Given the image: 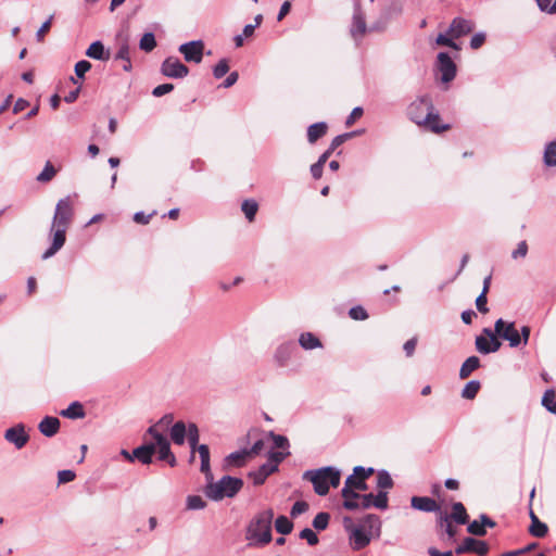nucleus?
<instances>
[{
  "label": "nucleus",
  "instance_id": "obj_1",
  "mask_svg": "<svg viewBox=\"0 0 556 556\" xmlns=\"http://www.w3.org/2000/svg\"><path fill=\"white\" fill-rule=\"evenodd\" d=\"M408 118L418 126H422L435 134L450 128L447 124H441L439 114L434 113L430 97L422 96L407 106Z\"/></svg>",
  "mask_w": 556,
  "mask_h": 556
},
{
  "label": "nucleus",
  "instance_id": "obj_2",
  "mask_svg": "<svg viewBox=\"0 0 556 556\" xmlns=\"http://www.w3.org/2000/svg\"><path fill=\"white\" fill-rule=\"evenodd\" d=\"M274 510L268 508L257 513L249 522L245 539L252 546H264L271 541Z\"/></svg>",
  "mask_w": 556,
  "mask_h": 556
},
{
  "label": "nucleus",
  "instance_id": "obj_3",
  "mask_svg": "<svg viewBox=\"0 0 556 556\" xmlns=\"http://www.w3.org/2000/svg\"><path fill=\"white\" fill-rule=\"evenodd\" d=\"M303 479L312 482L314 491L318 495L325 496L328 494L330 486H339L341 472L336 467L327 466L314 470H306L303 473Z\"/></svg>",
  "mask_w": 556,
  "mask_h": 556
},
{
  "label": "nucleus",
  "instance_id": "obj_4",
  "mask_svg": "<svg viewBox=\"0 0 556 556\" xmlns=\"http://www.w3.org/2000/svg\"><path fill=\"white\" fill-rule=\"evenodd\" d=\"M205 495L213 501H222L225 497H233L243 486L240 478L224 476L218 481L206 480Z\"/></svg>",
  "mask_w": 556,
  "mask_h": 556
},
{
  "label": "nucleus",
  "instance_id": "obj_5",
  "mask_svg": "<svg viewBox=\"0 0 556 556\" xmlns=\"http://www.w3.org/2000/svg\"><path fill=\"white\" fill-rule=\"evenodd\" d=\"M475 29V23L464 17H455L450 24L446 34H439L435 43L438 46L448 47L459 50V46L454 41L463 36L470 34Z\"/></svg>",
  "mask_w": 556,
  "mask_h": 556
},
{
  "label": "nucleus",
  "instance_id": "obj_6",
  "mask_svg": "<svg viewBox=\"0 0 556 556\" xmlns=\"http://www.w3.org/2000/svg\"><path fill=\"white\" fill-rule=\"evenodd\" d=\"M368 485L365 480L357 479V477L349 476L344 482V486L341 490V495L343 497V507L348 510H356V498H358L359 493L356 491H366Z\"/></svg>",
  "mask_w": 556,
  "mask_h": 556
},
{
  "label": "nucleus",
  "instance_id": "obj_7",
  "mask_svg": "<svg viewBox=\"0 0 556 556\" xmlns=\"http://www.w3.org/2000/svg\"><path fill=\"white\" fill-rule=\"evenodd\" d=\"M74 217L73 200L70 195L60 199L56 203L52 225L68 228Z\"/></svg>",
  "mask_w": 556,
  "mask_h": 556
},
{
  "label": "nucleus",
  "instance_id": "obj_8",
  "mask_svg": "<svg viewBox=\"0 0 556 556\" xmlns=\"http://www.w3.org/2000/svg\"><path fill=\"white\" fill-rule=\"evenodd\" d=\"M494 332L502 339L508 341L511 348H517L521 344V337L513 321L506 323L502 318L497 319L494 324Z\"/></svg>",
  "mask_w": 556,
  "mask_h": 556
},
{
  "label": "nucleus",
  "instance_id": "obj_9",
  "mask_svg": "<svg viewBox=\"0 0 556 556\" xmlns=\"http://www.w3.org/2000/svg\"><path fill=\"white\" fill-rule=\"evenodd\" d=\"M68 228L63 226H54L51 224L50 233H51V245L49 249L42 254L43 260H48L56 254L65 244L66 241V231Z\"/></svg>",
  "mask_w": 556,
  "mask_h": 556
},
{
  "label": "nucleus",
  "instance_id": "obj_10",
  "mask_svg": "<svg viewBox=\"0 0 556 556\" xmlns=\"http://www.w3.org/2000/svg\"><path fill=\"white\" fill-rule=\"evenodd\" d=\"M437 68L441 75V80L443 83L447 84L452 81L456 76V64L446 52H440L438 54Z\"/></svg>",
  "mask_w": 556,
  "mask_h": 556
},
{
  "label": "nucleus",
  "instance_id": "obj_11",
  "mask_svg": "<svg viewBox=\"0 0 556 556\" xmlns=\"http://www.w3.org/2000/svg\"><path fill=\"white\" fill-rule=\"evenodd\" d=\"M161 72L164 76L169 78H184L188 75L189 70L179 59L169 56L163 61Z\"/></svg>",
  "mask_w": 556,
  "mask_h": 556
},
{
  "label": "nucleus",
  "instance_id": "obj_12",
  "mask_svg": "<svg viewBox=\"0 0 556 556\" xmlns=\"http://www.w3.org/2000/svg\"><path fill=\"white\" fill-rule=\"evenodd\" d=\"M4 439L9 443L13 444L15 448L21 450L29 441V435L26 432L25 426L23 424H17L4 431Z\"/></svg>",
  "mask_w": 556,
  "mask_h": 556
},
{
  "label": "nucleus",
  "instance_id": "obj_13",
  "mask_svg": "<svg viewBox=\"0 0 556 556\" xmlns=\"http://www.w3.org/2000/svg\"><path fill=\"white\" fill-rule=\"evenodd\" d=\"M178 50L187 62L200 63L203 58L204 43L201 40H193L180 45Z\"/></svg>",
  "mask_w": 556,
  "mask_h": 556
},
{
  "label": "nucleus",
  "instance_id": "obj_14",
  "mask_svg": "<svg viewBox=\"0 0 556 556\" xmlns=\"http://www.w3.org/2000/svg\"><path fill=\"white\" fill-rule=\"evenodd\" d=\"M152 438L155 441L153 444L155 445V451L157 450L159 452V459L167 462L170 467H175L177 460L170 451V443L166 435L155 433V437Z\"/></svg>",
  "mask_w": 556,
  "mask_h": 556
},
{
  "label": "nucleus",
  "instance_id": "obj_15",
  "mask_svg": "<svg viewBox=\"0 0 556 556\" xmlns=\"http://www.w3.org/2000/svg\"><path fill=\"white\" fill-rule=\"evenodd\" d=\"M489 552V545L484 541H479L473 538H465L463 543L455 548L457 555L465 553H476L479 556H484Z\"/></svg>",
  "mask_w": 556,
  "mask_h": 556
},
{
  "label": "nucleus",
  "instance_id": "obj_16",
  "mask_svg": "<svg viewBox=\"0 0 556 556\" xmlns=\"http://www.w3.org/2000/svg\"><path fill=\"white\" fill-rule=\"evenodd\" d=\"M351 36L355 40H359L364 37L367 31L366 18L365 14L359 4L354 5L352 25H351Z\"/></svg>",
  "mask_w": 556,
  "mask_h": 556
},
{
  "label": "nucleus",
  "instance_id": "obj_17",
  "mask_svg": "<svg viewBox=\"0 0 556 556\" xmlns=\"http://www.w3.org/2000/svg\"><path fill=\"white\" fill-rule=\"evenodd\" d=\"M410 506L416 510L425 513H437L441 509L440 505L428 496H413L410 498Z\"/></svg>",
  "mask_w": 556,
  "mask_h": 556
},
{
  "label": "nucleus",
  "instance_id": "obj_18",
  "mask_svg": "<svg viewBox=\"0 0 556 556\" xmlns=\"http://www.w3.org/2000/svg\"><path fill=\"white\" fill-rule=\"evenodd\" d=\"M350 541L353 549L359 551L369 544L370 536L365 532L363 527L352 528L350 532Z\"/></svg>",
  "mask_w": 556,
  "mask_h": 556
},
{
  "label": "nucleus",
  "instance_id": "obj_19",
  "mask_svg": "<svg viewBox=\"0 0 556 556\" xmlns=\"http://www.w3.org/2000/svg\"><path fill=\"white\" fill-rule=\"evenodd\" d=\"M495 522L482 514L480 520H473L468 525L467 531L473 535L483 536L486 533L485 527L493 528Z\"/></svg>",
  "mask_w": 556,
  "mask_h": 556
},
{
  "label": "nucleus",
  "instance_id": "obj_20",
  "mask_svg": "<svg viewBox=\"0 0 556 556\" xmlns=\"http://www.w3.org/2000/svg\"><path fill=\"white\" fill-rule=\"evenodd\" d=\"M40 433L47 438H51L59 432L60 420L56 417L46 416L38 425Z\"/></svg>",
  "mask_w": 556,
  "mask_h": 556
},
{
  "label": "nucleus",
  "instance_id": "obj_21",
  "mask_svg": "<svg viewBox=\"0 0 556 556\" xmlns=\"http://www.w3.org/2000/svg\"><path fill=\"white\" fill-rule=\"evenodd\" d=\"M276 472L275 465L270 466L267 462L261 465L256 470L250 471L249 477L253 480L255 485H261L265 482L268 476Z\"/></svg>",
  "mask_w": 556,
  "mask_h": 556
},
{
  "label": "nucleus",
  "instance_id": "obj_22",
  "mask_svg": "<svg viewBox=\"0 0 556 556\" xmlns=\"http://www.w3.org/2000/svg\"><path fill=\"white\" fill-rule=\"evenodd\" d=\"M195 452L199 453L201 459L200 470L204 473L206 480H213V473L210 465V448L206 444H200Z\"/></svg>",
  "mask_w": 556,
  "mask_h": 556
},
{
  "label": "nucleus",
  "instance_id": "obj_23",
  "mask_svg": "<svg viewBox=\"0 0 556 556\" xmlns=\"http://www.w3.org/2000/svg\"><path fill=\"white\" fill-rule=\"evenodd\" d=\"M173 421L174 415L166 414L157 422L148 428L147 434L150 437H155V432L156 434H164V431L170 430V427L174 425Z\"/></svg>",
  "mask_w": 556,
  "mask_h": 556
},
{
  "label": "nucleus",
  "instance_id": "obj_24",
  "mask_svg": "<svg viewBox=\"0 0 556 556\" xmlns=\"http://www.w3.org/2000/svg\"><path fill=\"white\" fill-rule=\"evenodd\" d=\"M188 433V426L182 420L175 422L169 430L170 440L176 445H184Z\"/></svg>",
  "mask_w": 556,
  "mask_h": 556
},
{
  "label": "nucleus",
  "instance_id": "obj_25",
  "mask_svg": "<svg viewBox=\"0 0 556 556\" xmlns=\"http://www.w3.org/2000/svg\"><path fill=\"white\" fill-rule=\"evenodd\" d=\"M86 55L94 60L108 61L110 59V51L104 48L101 41L97 40L88 47Z\"/></svg>",
  "mask_w": 556,
  "mask_h": 556
},
{
  "label": "nucleus",
  "instance_id": "obj_26",
  "mask_svg": "<svg viewBox=\"0 0 556 556\" xmlns=\"http://www.w3.org/2000/svg\"><path fill=\"white\" fill-rule=\"evenodd\" d=\"M155 453V445L153 443L143 444L134 450V456L144 465L152 463V456Z\"/></svg>",
  "mask_w": 556,
  "mask_h": 556
},
{
  "label": "nucleus",
  "instance_id": "obj_27",
  "mask_svg": "<svg viewBox=\"0 0 556 556\" xmlns=\"http://www.w3.org/2000/svg\"><path fill=\"white\" fill-rule=\"evenodd\" d=\"M529 515L531 519L529 532L531 533V535L535 538H544L548 531L547 526L539 519V517L534 514L532 509H530Z\"/></svg>",
  "mask_w": 556,
  "mask_h": 556
},
{
  "label": "nucleus",
  "instance_id": "obj_28",
  "mask_svg": "<svg viewBox=\"0 0 556 556\" xmlns=\"http://www.w3.org/2000/svg\"><path fill=\"white\" fill-rule=\"evenodd\" d=\"M294 349V344L292 342H286L280 344L274 354L275 361L283 366L290 359L292 351Z\"/></svg>",
  "mask_w": 556,
  "mask_h": 556
},
{
  "label": "nucleus",
  "instance_id": "obj_29",
  "mask_svg": "<svg viewBox=\"0 0 556 556\" xmlns=\"http://www.w3.org/2000/svg\"><path fill=\"white\" fill-rule=\"evenodd\" d=\"M248 458H250V456H249V453H248L247 448L241 450V451H237V452L230 453L225 458V466H227V467H241V466H243L247 463Z\"/></svg>",
  "mask_w": 556,
  "mask_h": 556
},
{
  "label": "nucleus",
  "instance_id": "obj_30",
  "mask_svg": "<svg viewBox=\"0 0 556 556\" xmlns=\"http://www.w3.org/2000/svg\"><path fill=\"white\" fill-rule=\"evenodd\" d=\"M186 438L188 439L190 450H191L190 462H193L194 457H195L194 456L195 450H198L199 439H200L199 428L195 424L190 422L188 425V433H187Z\"/></svg>",
  "mask_w": 556,
  "mask_h": 556
},
{
  "label": "nucleus",
  "instance_id": "obj_31",
  "mask_svg": "<svg viewBox=\"0 0 556 556\" xmlns=\"http://www.w3.org/2000/svg\"><path fill=\"white\" fill-rule=\"evenodd\" d=\"M328 126L325 122L312 124L307 128V140L309 143H315L318 139L324 137L327 132Z\"/></svg>",
  "mask_w": 556,
  "mask_h": 556
},
{
  "label": "nucleus",
  "instance_id": "obj_32",
  "mask_svg": "<svg viewBox=\"0 0 556 556\" xmlns=\"http://www.w3.org/2000/svg\"><path fill=\"white\" fill-rule=\"evenodd\" d=\"M448 517L450 520L453 519L458 525H466L469 519L466 508L460 502H456L452 505V514Z\"/></svg>",
  "mask_w": 556,
  "mask_h": 556
},
{
  "label": "nucleus",
  "instance_id": "obj_33",
  "mask_svg": "<svg viewBox=\"0 0 556 556\" xmlns=\"http://www.w3.org/2000/svg\"><path fill=\"white\" fill-rule=\"evenodd\" d=\"M299 344L304 350H314L321 348L320 340L312 332H303L299 338Z\"/></svg>",
  "mask_w": 556,
  "mask_h": 556
},
{
  "label": "nucleus",
  "instance_id": "obj_34",
  "mask_svg": "<svg viewBox=\"0 0 556 556\" xmlns=\"http://www.w3.org/2000/svg\"><path fill=\"white\" fill-rule=\"evenodd\" d=\"M480 367V359L477 356L468 357L459 369L460 379H466L472 371Z\"/></svg>",
  "mask_w": 556,
  "mask_h": 556
},
{
  "label": "nucleus",
  "instance_id": "obj_35",
  "mask_svg": "<svg viewBox=\"0 0 556 556\" xmlns=\"http://www.w3.org/2000/svg\"><path fill=\"white\" fill-rule=\"evenodd\" d=\"M61 416L70 419H78L85 417V410L79 402H73L67 408L61 412Z\"/></svg>",
  "mask_w": 556,
  "mask_h": 556
},
{
  "label": "nucleus",
  "instance_id": "obj_36",
  "mask_svg": "<svg viewBox=\"0 0 556 556\" xmlns=\"http://www.w3.org/2000/svg\"><path fill=\"white\" fill-rule=\"evenodd\" d=\"M115 60H122L124 61L123 70L126 72L131 71V61H130V52L129 47L127 43H124L118 49L117 53L115 54Z\"/></svg>",
  "mask_w": 556,
  "mask_h": 556
},
{
  "label": "nucleus",
  "instance_id": "obj_37",
  "mask_svg": "<svg viewBox=\"0 0 556 556\" xmlns=\"http://www.w3.org/2000/svg\"><path fill=\"white\" fill-rule=\"evenodd\" d=\"M393 480L387 470H379L377 472V488L380 491H387L393 488Z\"/></svg>",
  "mask_w": 556,
  "mask_h": 556
},
{
  "label": "nucleus",
  "instance_id": "obj_38",
  "mask_svg": "<svg viewBox=\"0 0 556 556\" xmlns=\"http://www.w3.org/2000/svg\"><path fill=\"white\" fill-rule=\"evenodd\" d=\"M241 210L244 213L247 219L249 222H252V220H254L255 215L257 213L258 204L256 201H254L252 199H248L242 202Z\"/></svg>",
  "mask_w": 556,
  "mask_h": 556
},
{
  "label": "nucleus",
  "instance_id": "obj_39",
  "mask_svg": "<svg viewBox=\"0 0 556 556\" xmlns=\"http://www.w3.org/2000/svg\"><path fill=\"white\" fill-rule=\"evenodd\" d=\"M544 164L548 167L556 166V140L546 144L544 150Z\"/></svg>",
  "mask_w": 556,
  "mask_h": 556
},
{
  "label": "nucleus",
  "instance_id": "obj_40",
  "mask_svg": "<svg viewBox=\"0 0 556 556\" xmlns=\"http://www.w3.org/2000/svg\"><path fill=\"white\" fill-rule=\"evenodd\" d=\"M480 382L478 380H471L466 383L462 391V396L467 400H472L477 396L480 390Z\"/></svg>",
  "mask_w": 556,
  "mask_h": 556
},
{
  "label": "nucleus",
  "instance_id": "obj_41",
  "mask_svg": "<svg viewBox=\"0 0 556 556\" xmlns=\"http://www.w3.org/2000/svg\"><path fill=\"white\" fill-rule=\"evenodd\" d=\"M55 175H56V169L51 164V162L48 161L46 163L43 169L41 170V173L37 176L36 180L38 182L46 184V182L51 181Z\"/></svg>",
  "mask_w": 556,
  "mask_h": 556
},
{
  "label": "nucleus",
  "instance_id": "obj_42",
  "mask_svg": "<svg viewBox=\"0 0 556 556\" xmlns=\"http://www.w3.org/2000/svg\"><path fill=\"white\" fill-rule=\"evenodd\" d=\"M275 528L280 534H289L293 529V523L286 516H279L275 521Z\"/></svg>",
  "mask_w": 556,
  "mask_h": 556
},
{
  "label": "nucleus",
  "instance_id": "obj_43",
  "mask_svg": "<svg viewBox=\"0 0 556 556\" xmlns=\"http://www.w3.org/2000/svg\"><path fill=\"white\" fill-rule=\"evenodd\" d=\"M156 47V40L153 33H146L140 41L139 48L146 52L152 51Z\"/></svg>",
  "mask_w": 556,
  "mask_h": 556
},
{
  "label": "nucleus",
  "instance_id": "obj_44",
  "mask_svg": "<svg viewBox=\"0 0 556 556\" xmlns=\"http://www.w3.org/2000/svg\"><path fill=\"white\" fill-rule=\"evenodd\" d=\"M290 455L289 451H270L268 453V459L267 463L270 466L275 465L276 471L278 470L279 464Z\"/></svg>",
  "mask_w": 556,
  "mask_h": 556
},
{
  "label": "nucleus",
  "instance_id": "obj_45",
  "mask_svg": "<svg viewBox=\"0 0 556 556\" xmlns=\"http://www.w3.org/2000/svg\"><path fill=\"white\" fill-rule=\"evenodd\" d=\"M542 405L551 413L556 415V394L553 390H547L542 399Z\"/></svg>",
  "mask_w": 556,
  "mask_h": 556
},
{
  "label": "nucleus",
  "instance_id": "obj_46",
  "mask_svg": "<svg viewBox=\"0 0 556 556\" xmlns=\"http://www.w3.org/2000/svg\"><path fill=\"white\" fill-rule=\"evenodd\" d=\"M206 506L205 501L199 495H189L186 500V507L189 510L203 509Z\"/></svg>",
  "mask_w": 556,
  "mask_h": 556
},
{
  "label": "nucleus",
  "instance_id": "obj_47",
  "mask_svg": "<svg viewBox=\"0 0 556 556\" xmlns=\"http://www.w3.org/2000/svg\"><path fill=\"white\" fill-rule=\"evenodd\" d=\"M330 520V515L328 513H318L315 518L313 519V527L317 531H323L327 529Z\"/></svg>",
  "mask_w": 556,
  "mask_h": 556
},
{
  "label": "nucleus",
  "instance_id": "obj_48",
  "mask_svg": "<svg viewBox=\"0 0 556 556\" xmlns=\"http://www.w3.org/2000/svg\"><path fill=\"white\" fill-rule=\"evenodd\" d=\"M363 529H368L369 531H372L374 529L379 530L380 529V519L376 515H367L363 519V525L361 526Z\"/></svg>",
  "mask_w": 556,
  "mask_h": 556
},
{
  "label": "nucleus",
  "instance_id": "obj_49",
  "mask_svg": "<svg viewBox=\"0 0 556 556\" xmlns=\"http://www.w3.org/2000/svg\"><path fill=\"white\" fill-rule=\"evenodd\" d=\"M374 507L384 510L388 508V493L387 491H379L377 495H374L372 500Z\"/></svg>",
  "mask_w": 556,
  "mask_h": 556
},
{
  "label": "nucleus",
  "instance_id": "obj_50",
  "mask_svg": "<svg viewBox=\"0 0 556 556\" xmlns=\"http://www.w3.org/2000/svg\"><path fill=\"white\" fill-rule=\"evenodd\" d=\"M270 438L273 439L274 445L276 448H280L282 451H288L289 448V440L287 437L281 434H276L273 431L269 432Z\"/></svg>",
  "mask_w": 556,
  "mask_h": 556
},
{
  "label": "nucleus",
  "instance_id": "obj_51",
  "mask_svg": "<svg viewBox=\"0 0 556 556\" xmlns=\"http://www.w3.org/2000/svg\"><path fill=\"white\" fill-rule=\"evenodd\" d=\"M476 349L478 350V352H480L481 354H490L491 353V349H490V338L488 339L486 337L484 336H478L476 338Z\"/></svg>",
  "mask_w": 556,
  "mask_h": 556
},
{
  "label": "nucleus",
  "instance_id": "obj_52",
  "mask_svg": "<svg viewBox=\"0 0 556 556\" xmlns=\"http://www.w3.org/2000/svg\"><path fill=\"white\" fill-rule=\"evenodd\" d=\"M372 500H374L372 493L359 494L358 498H356L357 509H368V508L372 507L374 506Z\"/></svg>",
  "mask_w": 556,
  "mask_h": 556
},
{
  "label": "nucleus",
  "instance_id": "obj_53",
  "mask_svg": "<svg viewBox=\"0 0 556 556\" xmlns=\"http://www.w3.org/2000/svg\"><path fill=\"white\" fill-rule=\"evenodd\" d=\"M229 71L228 61L226 59H222L213 68V75L215 78L219 79L224 77Z\"/></svg>",
  "mask_w": 556,
  "mask_h": 556
},
{
  "label": "nucleus",
  "instance_id": "obj_54",
  "mask_svg": "<svg viewBox=\"0 0 556 556\" xmlns=\"http://www.w3.org/2000/svg\"><path fill=\"white\" fill-rule=\"evenodd\" d=\"M356 134H357L356 131H352V132H346V134L338 135L337 137H334L332 139V141H331V143L329 146L330 151L333 152L338 147L343 144L349 138H352Z\"/></svg>",
  "mask_w": 556,
  "mask_h": 556
},
{
  "label": "nucleus",
  "instance_id": "obj_55",
  "mask_svg": "<svg viewBox=\"0 0 556 556\" xmlns=\"http://www.w3.org/2000/svg\"><path fill=\"white\" fill-rule=\"evenodd\" d=\"M439 522L441 526L445 523V532L450 539H453L456 535V529L452 526L448 515L441 513Z\"/></svg>",
  "mask_w": 556,
  "mask_h": 556
},
{
  "label": "nucleus",
  "instance_id": "obj_56",
  "mask_svg": "<svg viewBox=\"0 0 556 556\" xmlns=\"http://www.w3.org/2000/svg\"><path fill=\"white\" fill-rule=\"evenodd\" d=\"M375 472L372 467L365 468L363 466H356L353 469V473L351 476L357 477V479H363L366 481L372 473Z\"/></svg>",
  "mask_w": 556,
  "mask_h": 556
},
{
  "label": "nucleus",
  "instance_id": "obj_57",
  "mask_svg": "<svg viewBox=\"0 0 556 556\" xmlns=\"http://www.w3.org/2000/svg\"><path fill=\"white\" fill-rule=\"evenodd\" d=\"M300 538L302 540H306L308 545L311 546H314L318 543V536L316 535V533L309 529V528H304L301 532H300Z\"/></svg>",
  "mask_w": 556,
  "mask_h": 556
},
{
  "label": "nucleus",
  "instance_id": "obj_58",
  "mask_svg": "<svg viewBox=\"0 0 556 556\" xmlns=\"http://www.w3.org/2000/svg\"><path fill=\"white\" fill-rule=\"evenodd\" d=\"M540 10L548 14L556 13V0H535Z\"/></svg>",
  "mask_w": 556,
  "mask_h": 556
},
{
  "label": "nucleus",
  "instance_id": "obj_59",
  "mask_svg": "<svg viewBox=\"0 0 556 556\" xmlns=\"http://www.w3.org/2000/svg\"><path fill=\"white\" fill-rule=\"evenodd\" d=\"M349 316L354 320H365L368 314L363 306H354L349 311Z\"/></svg>",
  "mask_w": 556,
  "mask_h": 556
},
{
  "label": "nucleus",
  "instance_id": "obj_60",
  "mask_svg": "<svg viewBox=\"0 0 556 556\" xmlns=\"http://www.w3.org/2000/svg\"><path fill=\"white\" fill-rule=\"evenodd\" d=\"M528 254V243L526 240H522L518 243L517 248L511 252V257L514 260L523 258Z\"/></svg>",
  "mask_w": 556,
  "mask_h": 556
},
{
  "label": "nucleus",
  "instance_id": "obj_61",
  "mask_svg": "<svg viewBox=\"0 0 556 556\" xmlns=\"http://www.w3.org/2000/svg\"><path fill=\"white\" fill-rule=\"evenodd\" d=\"M91 68L90 62L86 60L78 61L75 64V74L78 78H84L85 74Z\"/></svg>",
  "mask_w": 556,
  "mask_h": 556
},
{
  "label": "nucleus",
  "instance_id": "obj_62",
  "mask_svg": "<svg viewBox=\"0 0 556 556\" xmlns=\"http://www.w3.org/2000/svg\"><path fill=\"white\" fill-rule=\"evenodd\" d=\"M173 90H174V85L173 84H162V85L156 86L152 90V94L154 97L159 98V97H162V96H164L166 93H169Z\"/></svg>",
  "mask_w": 556,
  "mask_h": 556
},
{
  "label": "nucleus",
  "instance_id": "obj_63",
  "mask_svg": "<svg viewBox=\"0 0 556 556\" xmlns=\"http://www.w3.org/2000/svg\"><path fill=\"white\" fill-rule=\"evenodd\" d=\"M308 509V504L304 501H298L293 504L291 508V516L296 517Z\"/></svg>",
  "mask_w": 556,
  "mask_h": 556
},
{
  "label": "nucleus",
  "instance_id": "obj_64",
  "mask_svg": "<svg viewBox=\"0 0 556 556\" xmlns=\"http://www.w3.org/2000/svg\"><path fill=\"white\" fill-rule=\"evenodd\" d=\"M485 41V34L484 33H477L475 34L470 39V48L473 50L479 49Z\"/></svg>",
  "mask_w": 556,
  "mask_h": 556
}]
</instances>
